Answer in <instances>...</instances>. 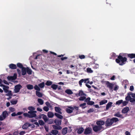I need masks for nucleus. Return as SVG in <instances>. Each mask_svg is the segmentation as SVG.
Returning a JSON list of instances; mask_svg holds the SVG:
<instances>
[{"label":"nucleus","mask_w":135,"mask_h":135,"mask_svg":"<svg viewBox=\"0 0 135 135\" xmlns=\"http://www.w3.org/2000/svg\"><path fill=\"white\" fill-rule=\"evenodd\" d=\"M88 80V79H81L79 81V84L80 86V87H81L82 86V83L84 82L85 83H86V81Z\"/></svg>","instance_id":"1a4fd4ad"},{"label":"nucleus","mask_w":135,"mask_h":135,"mask_svg":"<svg viewBox=\"0 0 135 135\" xmlns=\"http://www.w3.org/2000/svg\"><path fill=\"white\" fill-rule=\"evenodd\" d=\"M128 100L132 103L135 102V99L132 98L131 96H127V100Z\"/></svg>","instance_id":"ddd939ff"},{"label":"nucleus","mask_w":135,"mask_h":135,"mask_svg":"<svg viewBox=\"0 0 135 135\" xmlns=\"http://www.w3.org/2000/svg\"><path fill=\"white\" fill-rule=\"evenodd\" d=\"M55 116H56L58 118H60V119H61L63 118V117L60 114L55 113Z\"/></svg>","instance_id":"c756f323"},{"label":"nucleus","mask_w":135,"mask_h":135,"mask_svg":"<svg viewBox=\"0 0 135 135\" xmlns=\"http://www.w3.org/2000/svg\"><path fill=\"white\" fill-rule=\"evenodd\" d=\"M68 57H61V60L62 61L66 59H68Z\"/></svg>","instance_id":"69168bd1"},{"label":"nucleus","mask_w":135,"mask_h":135,"mask_svg":"<svg viewBox=\"0 0 135 135\" xmlns=\"http://www.w3.org/2000/svg\"><path fill=\"white\" fill-rule=\"evenodd\" d=\"M123 102V100H118L116 102V104L117 105H119Z\"/></svg>","instance_id":"de8ad7c7"},{"label":"nucleus","mask_w":135,"mask_h":135,"mask_svg":"<svg viewBox=\"0 0 135 135\" xmlns=\"http://www.w3.org/2000/svg\"><path fill=\"white\" fill-rule=\"evenodd\" d=\"M105 122L102 120H100L99 121H98L97 122V124L98 125L100 126L103 125L105 124Z\"/></svg>","instance_id":"4468645a"},{"label":"nucleus","mask_w":135,"mask_h":135,"mask_svg":"<svg viewBox=\"0 0 135 135\" xmlns=\"http://www.w3.org/2000/svg\"><path fill=\"white\" fill-rule=\"evenodd\" d=\"M8 93L6 94V95L8 96H11L12 95V91L11 90H8Z\"/></svg>","instance_id":"a19ab883"},{"label":"nucleus","mask_w":135,"mask_h":135,"mask_svg":"<svg viewBox=\"0 0 135 135\" xmlns=\"http://www.w3.org/2000/svg\"><path fill=\"white\" fill-rule=\"evenodd\" d=\"M129 89L131 91H133L134 89V86L132 85L131 86H130Z\"/></svg>","instance_id":"e2e57ef3"},{"label":"nucleus","mask_w":135,"mask_h":135,"mask_svg":"<svg viewBox=\"0 0 135 135\" xmlns=\"http://www.w3.org/2000/svg\"><path fill=\"white\" fill-rule=\"evenodd\" d=\"M68 128L65 127L62 130V134L63 135L66 134L67 132Z\"/></svg>","instance_id":"f3484780"},{"label":"nucleus","mask_w":135,"mask_h":135,"mask_svg":"<svg viewBox=\"0 0 135 135\" xmlns=\"http://www.w3.org/2000/svg\"><path fill=\"white\" fill-rule=\"evenodd\" d=\"M128 57L130 59H132L135 58V54H127Z\"/></svg>","instance_id":"aec40b11"},{"label":"nucleus","mask_w":135,"mask_h":135,"mask_svg":"<svg viewBox=\"0 0 135 135\" xmlns=\"http://www.w3.org/2000/svg\"><path fill=\"white\" fill-rule=\"evenodd\" d=\"M122 103L123 106H125L127 105V101H126L124 102L123 101V102Z\"/></svg>","instance_id":"338daca9"},{"label":"nucleus","mask_w":135,"mask_h":135,"mask_svg":"<svg viewBox=\"0 0 135 135\" xmlns=\"http://www.w3.org/2000/svg\"><path fill=\"white\" fill-rule=\"evenodd\" d=\"M22 75H25L26 73V68L23 67L22 69Z\"/></svg>","instance_id":"dca6fc26"},{"label":"nucleus","mask_w":135,"mask_h":135,"mask_svg":"<svg viewBox=\"0 0 135 135\" xmlns=\"http://www.w3.org/2000/svg\"><path fill=\"white\" fill-rule=\"evenodd\" d=\"M17 66L20 69H22L24 67L22 64L20 63H18L17 64Z\"/></svg>","instance_id":"4c0bfd02"},{"label":"nucleus","mask_w":135,"mask_h":135,"mask_svg":"<svg viewBox=\"0 0 135 135\" xmlns=\"http://www.w3.org/2000/svg\"><path fill=\"white\" fill-rule=\"evenodd\" d=\"M86 99V97L85 96H81L79 98V100L80 101H83Z\"/></svg>","instance_id":"09e8293b"},{"label":"nucleus","mask_w":135,"mask_h":135,"mask_svg":"<svg viewBox=\"0 0 135 135\" xmlns=\"http://www.w3.org/2000/svg\"><path fill=\"white\" fill-rule=\"evenodd\" d=\"M107 100H103L99 102V105H102L104 104L107 102Z\"/></svg>","instance_id":"5701e85b"},{"label":"nucleus","mask_w":135,"mask_h":135,"mask_svg":"<svg viewBox=\"0 0 135 135\" xmlns=\"http://www.w3.org/2000/svg\"><path fill=\"white\" fill-rule=\"evenodd\" d=\"M38 102L41 104L42 105L44 103V101L42 99L39 98L37 100Z\"/></svg>","instance_id":"79ce46f5"},{"label":"nucleus","mask_w":135,"mask_h":135,"mask_svg":"<svg viewBox=\"0 0 135 135\" xmlns=\"http://www.w3.org/2000/svg\"><path fill=\"white\" fill-rule=\"evenodd\" d=\"M86 72L89 73H93V71L91 69V68H88L86 69Z\"/></svg>","instance_id":"58836bf2"},{"label":"nucleus","mask_w":135,"mask_h":135,"mask_svg":"<svg viewBox=\"0 0 135 135\" xmlns=\"http://www.w3.org/2000/svg\"><path fill=\"white\" fill-rule=\"evenodd\" d=\"M42 119H44L45 122H47L49 119L48 118L47 116L45 115H44L42 117Z\"/></svg>","instance_id":"7c9ffc66"},{"label":"nucleus","mask_w":135,"mask_h":135,"mask_svg":"<svg viewBox=\"0 0 135 135\" xmlns=\"http://www.w3.org/2000/svg\"><path fill=\"white\" fill-rule=\"evenodd\" d=\"M47 116L49 118H52L54 116V114L51 112H49L48 113Z\"/></svg>","instance_id":"4be33fe9"},{"label":"nucleus","mask_w":135,"mask_h":135,"mask_svg":"<svg viewBox=\"0 0 135 135\" xmlns=\"http://www.w3.org/2000/svg\"><path fill=\"white\" fill-rule=\"evenodd\" d=\"M94 103V102L93 101H90L89 102L87 103V104L88 105H93Z\"/></svg>","instance_id":"49530a36"},{"label":"nucleus","mask_w":135,"mask_h":135,"mask_svg":"<svg viewBox=\"0 0 135 135\" xmlns=\"http://www.w3.org/2000/svg\"><path fill=\"white\" fill-rule=\"evenodd\" d=\"M121 55V54H120L118 58L115 59V61L120 65H122L124 64V62L127 61V58L125 57H123Z\"/></svg>","instance_id":"f257e3e1"},{"label":"nucleus","mask_w":135,"mask_h":135,"mask_svg":"<svg viewBox=\"0 0 135 135\" xmlns=\"http://www.w3.org/2000/svg\"><path fill=\"white\" fill-rule=\"evenodd\" d=\"M3 82L4 83V84H7V85H9V83H8V82L7 81H6L5 80H3Z\"/></svg>","instance_id":"680f3d73"},{"label":"nucleus","mask_w":135,"mask_h":135,"mask_svg":"<svg viewBox=\"0 0 135 135\" xmlns=\"http://www.w3.org/2000/svg\"><path fill=\"white\" fill-rule=\"evenodd\" d=\"M26 87L27 89L29 90H31L33 89V86L31 84H28L26 85Z\"/></svg>","instance_id":"b1692460"},{"label":"nucleus","mask_w":135,"mask_h":135,"mask_svg":"<svg viewBox=\"0 0 135 135\" xmlns=\"http://www.w3.org/2000/svg\"><path fill=\"white\" fill-rule=\"evenodd\" d=\"M2 115L4 116L5 118L8 115L7 112L6 111H4L3 112Z\"/></svg>","instance_id":"e433bc0d"},{"label":"nucleus","mask_w":135,"mask_h":135,"mask_svg":"<svg viewBox=\"0 0 135 135\" xmlns=\"http://www.w3.org/2000/svg\"><path fill=\"white\" fill-rule=\"evenodd\" d=\"M29 127H30L31 128H33L35 127V126L33 124H31L29 123Z\"/></svg>","instance_id":"bf43d9fd"},{"label":"nucleus","mask_w":135,"mask_h":135,"mask_svg":"<svg viewBox=\"0 0 135 135\" xmlns=\"http://www.w3.org/2000/svg\"><path fill=\"white\" fill-rule=\"evenodd\" d=\"M38 86L41 88H44L45 86V83L44 82L38 84Z\"/></svg>","instance_id":"f704fd0d"},{"label":"nucleus","mask_w":135,"mask_h":135,"mask_svg":"<svg viewBox=\"0 0 135 135\" xmlns=\"http://www.w3.org/2000/svg\"><path fill=\"white\" fill-rule=\"evenodd\" d=\"M17 102V101L16 100H12L11 101V103L12 104L14 105L16 104Z\"/></svg>","instance_id":"864d4df0"},{"label":"nucleus","mask_w":135,"mask_h":135,"mask_svg":"<svg viewBox=\"0 0 135 135\" xmlns=\"http://www.w3.org/2000/svg\"><path fill=\"white\" fill-rule=\"evenodd\" d=\"M26 72L29 75H31L32 74L31 70L29 69L28 67L26 68Z\"/></svg>","instance_id":"393cba45"},{"label":"nucleus","mask_w":135,"mask_h":135,"mask_svg":"<svg viewBox=\"0 0 135 135\" xmlns=\"http://www.w3.org/2000/svg\"><path fill=\"white\" fill-rule=\"evenodd\" d=\"M68 107L70 109H71V110H74V109L75 110L78 109V107H77L75 106H74L73 107L71 106H69Z\"/></svg>","instance_id":"72a5a7b5"},{"label":"nucleus","mask_w":135,"mask_h":135,"mask_svg":"<svg viewBox=\"0 0 135 135\" xmlns=\"http://www.w3.org/2000/svg\"><path fill=\"white\" fill-rule=\"evenodd\" d=\"M47 107L49 108H50L51 109H52V105L50 104L49 102H47L45 103Z\"/></svg>","instance_id":"bb28decb"},{"label":"nucleus","mask_w":135,"mask_h":135,"mask_svg":"<svg viewBox=\"0 0 135 135\" xmlns=\"http://www.w3.org/2000/svg\"><path fill=\"white\" fill-rule=\"evenodd\" d=\"M106 85L107 87L109 88L110 90H113L114 84L112 83H109L108 81H107L106 83Z\"/></svg>","instance_id":"0eeeda50"},{"label":"nucleus","mask_w":135,"mask_h":135,"mask_svg":"<svg viewBox=\"0 0 135 135\" xmlns=\"http://www.w3.org/2000/svg\"><path fill=\"white\" fill-rule=\"evenodd\" d=\"M114 116L116 117H122V115L120 114L119 113H118L115 114H114Z\"/></svg>","instance_id":"4d7b16f0"},{"label":"nucleus","mask_w":135,"mask_h":135,"mask_svg":"<svg viewBox=\"0 0 135 135\" xmlns=\"http://www.w3.org/2000/svg\"><path fill=\"white\" fill-rule=\"evenodd\" d=\"M91 129L90 128H87L86 129L84 132L85 134H88L91 133Z\"/></svg>","instance_id":"6e6552de"},{"label":"nucleus","mask_w":135,"mask_h":135,"mask_svg":"<svg viewBox=\"0 0 135 135\" xmlns=\"http://www.w3.org/2000/svg\"><path fill=\"white\" fill-rule=\"evenodd\" d=\"M99 65L97 64H95L93 65V68L94 69H97L99 67Z\"/></svg>","instance_id":"3c124183"},{"label":"nucleus","mask_w":135,"mask_h":135,"mask_svg":"<svg viewBox=\"0 0 135 135\" xmlns=\"http://www.w3.org/2000/svg\"><path fill=\"white\" fill-rule=\"evenodd\" d=\"M34 88L35 90H36L38 91H40L41 90V89H40V88L36 85H35L34 86Z\"/></svg>","instance_id":"c9c22d12"},{"label":"nucleus","mask_w":135,"mask_h":135,"mask_svg":"<svg viewBox=\"0 0 135 135\" xmlns=\"http://www.w3.org/2000/svg\"><path fill=\"white\" fill-rule=\"evenodd\" d=\"M9 67L10 68L12 69H15L17 68V66L15 64H11L9 65Z\"/></svg>","instance_id":"f8f14e48"},{"label":"nucleus","mask_w":135,"mask_h":135,"mask_svg":"<svg viewBox=\"0 0 135 135\" xmlns=\"http://www.w3.org/2000/svg\"><path fill=\"white\" fill-rule=\"evenodd\" d=\"M112 120L111 119H107L105 122V126H109L112 125L113 123Z\"/></svg>","instance_id":"39448f33"},{"label":"nucleus","mask_w":135,"mask_h":135,"mask_svg":"<svg viewBox=\"0 0 135 135\" xmlns=\"http://www.w3.org/2000/svg\"><path fill=\"white\" fill-rule=\"evenodd\" d=\"M6 86L7 87H3V88L4 92L6 93H7L8 91V89L9 88V87L7 85Z\"/></svg>","instance_id":"c85d7f7f"},{"label":"nucleus","mask_w":135,"mask_h":135,"mask_svg":"<svg viewBox=\"0 0 135 135\" xmlns=\"http://www.w3.org/2000/svg\"><path fill=\"white\" fill-rule=\"evenodd\" d=\"M36 112L35 111H31L28 112V113H24L23 115L26 117H28L29 118L34 117L36 116V115L35 114Z\"/></svg>","instance_id":"f03ea898"},{"label":"nucleus","mask_w":135,"mask_h":135,"mask_svg":"<svg viewBox=\"0 0 135 135\" xmlns=\"http://www.w3.org/2000/svg\"><path fill=\"white\" fill-rule=\"evenodd\" d=\"M22 88V86L20 84H18L15 86L14 89L15 93H17L19 92L21 89Z\"/></svg>","instance_id":"7ed1b4c3"},{"label":"nucleus","mask_w":135,"mask_h":135,"mask_svg":"<svg viewBox=\"0 0 135 135\" xmlns=\"http://www.w3.org/2000/svg\"><path fill=\"white\" fill-rule=\"evenodd\" d=\"M90 97H88L87 98H86V99L85 100L84 102H86L87 104V103L90 101Z\"/></svg>","instance_id":"6e6d98bb"},{"label":"nucleus","mask_w":135,"mask_h":135,"mask_svg":"<svg viewBox=\"0 0 135 135\" xmlns=\"http://www.w3.org/2000/svg\"><path fill=\"white\" fill-rule=\"evenodd\" d=\"M113 123L114 122H117L119 120L118 119L116 118H113L111 119Z\"/></svg>","instance_id":"37998d69"},{"label":"nucleus","mask_w":135,"mask_h":135,"mask_svg":"<svg viewBox=\"0 0 135 135\" xmlns=\"http://www.w3.org/2000/svg\"><path fill=\"white\" fill-rule=\"evenodd\" d=\"M79 57L81 59H84L85 58V56L84 55H79Z\"/></svg>","instance_id":"13d9d810"},{"label":"nucleus","mask_w":135,"mask_h":135,"mask_svg":"<svg viewBox=\"0 0 135 135\" xmlns=\"http://www.w3.org/2000/svg\"><path fill=\"white\" fill-rule=\"evenodd\" d=\"M54 123L57 125H60L61 124V120L59 119H56L54 121Z\"/></svg>","instance_id":"9d476101"},{"label":"nucleus","mask_w":135,"mask_h":135,"mask_svg":"<svg viewBox=\"0 0 135 135\" xmlns=\"http://www.w3.org/2000/svg\"><path fill=\"white\" fill-rule=\"evenodd\" d=\"M36 94L37 97L40 98L42 97L43 96L42 93L37 91H36Z\"/></svg>","instance_id":"a211bd4d"},{"label":"nucleus","mask_w":135,"mask_h":135,"mask_svg":"<svg viewBox=\"0 0 135 135\" xmlns=\"http://www.w3.org/2000/svg\"><path fill=\"white\" fill-rule=\"evenodd\" d=\"M102 127L101 126H95L93 127V130L95 132H97L102 129Z\"/></svg>","instance_id":"423d86ee"},{"label":"nucleus","mask_w":135,"mask_h":135,"mask_svg":"<svg viewBox=\"0 0 135 135\" xmlns=\"http://www.w3.org/2000/svg\"><path fill=\"white\" fill-rule=\"evenodd\" d=\"M25 133V131H21L20 133V135H23Z\"/></svg>","instance_id":"774afa93"},{"label":"nucleus","mask_w":135,"mask_h":135,"mask_svg":"<svg viewBox=\"0 0 135 135\" xmlns=\"http://www.w3.org/2000/svg\"><path fill=\"white\" fill-rule=\"evenodd\" d=\"M17 73L19 74V75H20L21 74V71L20 70L18 69H17Z\"/></svg>","instance_id":"0e129e2a"},{"label":"nucleus","mask_w":135,"mask_h":135,"mask_svg":"<svg viewBox=\"0 0 135 135\" xmlns=\"http://www.w3.org/2000/svg\"><path fill=\"white\" fill-rule=\"evenodd\" d=\"M113 104V103L112 102H109L106 105V110H108L109 108Z\"/></svg>","instance_id":"412c9836"},{"label":"nucleus","mask_w":135,"mask_h":135,"mask_svg":"<svg viewBox=\"0 0 135 135\" xmlns=\"http://www.w3.org/2000/svg\"><path fill=\"white\" fill-rule=\"evenodd\" d=\"M52 81L48 80L47 81L46 83L45 84L47 86H50L52 85Z\"/></svg>","instance_id":"cd10ccee"},{"label":"nucleus","mask_w":135,"mask_h":135,"mask_svg":"<svg viewBox=\"0 0 135 135\" xmlns=\"http://www.w3.org/2000/svg\"><path fill=\"white\" fill-rule=\"evenodd\" d=\"M17 78L16 75V76H9L7 77V78L9 80H15Z\"/></svg>","instance_id":"9b49d317"},{"label":"nucleus","mask_w":135,"mask_h":135,"mask_svg":"<svg viewBox=\"0 0 135 135\" xmlns=\"http://www.w3.org/2000/svg\"><path fill=\"white\" fill-rule=\"evenodd\" d=\"M35 108L32 106L29 107L28 108V110H35Z\"/></svg>","instance_id":"052dcab7"},{"label":"nucleus","mask_w":135,"mask_h":135,"mask_svg":"<svg viewBox=\"0 0 135 135\" xmlns=\"http://www.w3.org/2000/svg\"><path fill=\"white\" fill-rule=\"evenodd\" d=\"M51 88L54 90H55L57 88L58 85L55 84H53L51 85Z\"/></svg>","instance_id":"473e14b6"},{"label":"nucleus","mask_w":135,"mask_h":135,"mask_svg":"<svg viewBox=\"0 0 135 135\" xmlns=\"http://www.w3.org/2000/svg\"><path fill=\"white\" fill-rule=\"evenodd\" d=\"M22 113L21 112H18L16 114L15 113H12L11 115L12 116H14L16 115H20Z\"/></svg>","instance_id":"8fccbe9b"},{"label":"nucleus","mask_w":135,"mask_h":135,"mask_svg":"<svg viewBox=\"0 0 135 135\" xmlns=\"http://www.w3.org/2000/svg\"><path fill=\"white\" fill-rule=\"evenodd\" d=\"M29 123H25L23 126L22 128L23 129H26L29 127Z\"/></svg>","instance_id":"6ab92c4d"},{"label":"nucleus","mask_w":135,"mask_h":135,"mask_svg":"<svg viewBox=\"0 0 135 135\" xmlns=\"http://www.w3.org/2000/svg\"><path fill=\"white\" fill-rule=\"evenodd\" d=\"M76 95L77 97L78 96H86V95L85 94L83 91L81 90H79V91L78 93L76 94Z\"/></svg>","instance_id":"20e7f679"},{"label":"nucleus","mask_w":135,"mask_h":135,"mask_svg":"<svg viewBox=\"0 0 135 135\" xmlns=\"http://www.w3.org/2000/svg\"><path fill=\"white\" fill-rule=\"evenodd\" d=\"M86 103H85L81 104L80 105V107H82L83 109L84 108L86 107Z\"/></svg>","instance_id":"a18cd8bd"},{"label":"nucleus","mask_w":135,"mask_h":135,"mask_svg":"<svg viewBox=\"0 0 135 135\" xmlns=\"http://www.w3.org/2000/svg\"><path fill=\"white\" fill-rule=\"evenodd\" d=\"M84 131V129L83 128H80L78 130V133L79 134H81Z\"/></svg>","instance_id":"ea45409f"},{"label":"nucleus","mask_w":135,"mask_h":135,"mask_svg":"<svg viewBox=\"0 0 135 135\" xmlns=\"http://www.w3.org/2000/svg\"><path fill=\"white\" fill-rule=\"evenodd\" d=\"M49 124H51L53 122V121L52 119H50V120H48L47 122Z\"/></svg>","instance_id":"5fc2aeb1"},{"label":"nucleus","mask_w":135,"mask_h":135,"mask_svg":"<svg viewBox=\"0 0 135 135\" xmlns=\"http://www.w3.org/2000/svg\"><path fill=\"white\" fill-rule=\"evenodd\" d=\"M6 118L2 114L0 115V120L2 121L4 119Z\"/></svg>","instance_id":"603ef678"},{"label":"nucleus","mask_w":135,"mask_h":135,"mask_svg":"<svg viewBox=\"0 0 135 135\" xmlns=\"http://www.w3.org/2000/svg\"><path fill=\"white\" fill-rule=\"evenodd\" d=\"M53 128L57 130H60L61 129L62 127L60 126L56 125H54L52 126Z\"/></svg>","instance_id":"2eb2a0df"},{"label":"nucleus","mask_w":135,"mask_h":135,"mask_svg":"<svg viewBox=\"0 0 135 135\" xmlns=\"http://www.w3.org/2000/svg\"><path fill=\"white\" fill-rule=\"evenodd\" d=\"M111 56L110 57V59H114L116 56L114 52L111 53Z\"/></svg>","instance_id":"2f4dec72"},{"label":"nucleus","mask_w":135,"mask_h":135,"mask_svg":"<svg viewBox=\"0 0 135 135\" xmlns=\"http://www.w3.org/2000/svg\"><path fill=\"white\" fill-rule=\"evenodd\" d=\"M65 93L71 95L73 93V91L70 89H67L65 91Z\"/></svg>","instance_id":"a878e982"},{"label":"nucleus","mask_w":135,"mask_h":135,"mask_svg":"<svg viewBox=\"0 0 135 135\" xmlns=\"http://www.w3.org/2000/svg\"><path fill=\"white\" fill-rule=\"evenodd\" d=\"M38 123L39 124L40 126H42L45 123L43 120H38Z\"/></svg>","instance_id":"c03bdc74"}]
</instances>
